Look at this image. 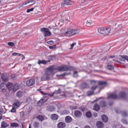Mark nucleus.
<instances>
[{"instance_id":"19","label":"nucleus","mask_w":128,"mask_h":128,"mask_svg":"<svg viewBox=\"0 0 128 128\" xmlns=\"http://www.w3.org/2000/svg\"><path fill=\"white\" fill-rule=\"evenodd\" d=\"M100 106L98 104H95L94 106V110H96V112H98L100 110Z\"/></svg>"},{"instance_id":"7","label":"nucleus","mask_w":128,"mask_h":128,"mask_svg":"<svg viewBox=\"0 0 128 128\" xmlns=\"http://www.w3.org/2000/svg\"><path fill=\"white\" fill-rule=\"evenodd\" d=\"M108 98H111L112 100H118V97L114 93L108 96Z\"/></svg>"},{"instance_id":"30","label":"nucleus","mask_w":128,"mask_h":128,"mask_svg":"<svg viewBox=\"0 0 128 128\" xmlns=\"http://www.w3.org/2000/svg\"><path fill=\"white\" fill-rule=\"evenodd\" d=\"M98 84H99V86H105V84H106V82L104 81H99L98 82Z\"/></svg>"},{"instance_id":"39","label":"nucleus","mask_w":128,"mask_h":128,"mask_svg":"<svg viewBox=\"0 0 128 128\" xmlns=\"http://www.w3.org/2000/svg\"><path fill=\"white\" fill-rule=\"evenodd\" d=\"M62 114H70V111L66 110H63L62 111Z\"/></svg>"},{"instance_id":"59","label":"nucleus","mask_w":128,"mask_h":128,"mask_svg":"<svg viewBox=\"0 0 128 128\" xmlns=\"http://www.w3.org/2000/svg\"><path fill=\"white\" fill-rule=\"evenodd\" d=\"M18 53H16V52H14V53H12V56H18Z\"/></svg>"},{"instance_id":"60","label":"nucleus","mask_w":128,"mask_h":128,"mask_svg":"<svg viewBox=\"0 0 128 128\" xmlns=\"http://www.w3.org/2000/svg\"><path fill=\"white\" fill-rule=\"evenodd\" d=\"M24 116V113H22L20 114V118H23V116Z\"/></svg>"},{"instance_id":"20","label":"nucleus","mask_w":128,"mask_h":128,"mask_svg":"<svg viewBox=\"0 0 128 128\" xmlns=\"http://www.w3.org/2000/svg\"><path fill=\"white\" fill-rule=\"evenodd\" d=\"M64 34L66 36H72V30H67Z\"/></svg>"},{"instance_id":"61","label":"nucleus","mask_w":128,"mask_h":128,"mask_svg":"<svg viewBox=\"0 0 128 128\" xmlns=\"http://www.w3.org/2000/svg\"><path fill=\"white\" fill-rule=\"evenodd\" d=\"M40 93H41L42 94H44V96H46V94L44 93V92H43L42 91H41V92H40Z\"/></svg>"},{"instance_id":"16","label":"nucleus","mask_w":128,"mask_h":128,"mask_svg":"<svg viewBox=\"0 0 128 128\" xmlns=\"http://www.w3.org/2000/svg\"><path fill=\"white\" fill-rule=\"evenodd\" d=\"M51 118L53 120H58V116L56 114H52L51 116Z\"/></svg>"},{"instance_id":"57","label":"nucleus","mask_w":128,"mask_h":128,"mask_svg":"<svg viewBox=\"0 0 128 128\" xmlns=\"http://www.w3.org/2000/svg\"><path fill=\"white\" fill-rule=\"evenodd\" d=\"M18 56H24V55H22V54H18Z\"/></svg>"},{"instance_id":"31","label":"nucleus","mask_w":128,"mask_h":128,"mask_svg":"<svg viewBox=\"0 0 128 128\" xmlns=\"http://www.w3.org/2000/svg\"><path fill=\"white\" fill-rule=\"evenodd\" d=\"M48 110L49 112H54V108L52 106H48Z\"/></svg>"},{"instance_id":"9","label":"nucleus","mask_w":128,"mask_h":128,"mask_svg":"<svg viewBox=\"0 0 128 128\" xmlns=\"http://www.w3.org/2000/svg\"><path fill=\"white\" fill-rule=\"evenodd\" d=\"M6 88H8V90H12L14 88V84L12 82H8L6 84Z\"/></svg>"},{"instance_id":"50","label":"nucleus","mask_w":128,"mask_h":128,"mask_svg":"<svg viewBox=\"0 0 128 128\" xmlns=\"http://www.w3.org/2000/svg\"><path fill=\"white\" fill-rule=\"evenodd\" d=\"M56 48V45H54V46H49V48H50V50H53L54 48Z\"/></svg>"},{"instance_id":"32","label":"nucleus","mask_w":128,"mask_h":128,"mask_svg":"<svg viewBox=\"0 0 128 128\" xmlns=\"http://www.w3.org/2000/svg\"><path fill=\"white\" fill-rule=\"evenodd\" d=\"M22 96V92L21 91H18L16 94V96L18 98H21Z\"/></svg>"},{"instance_id":"6","label":"nucleus","mask_w":128,"mask_h":128,"mask_svg":"<svg viewBox=\"0 0 128 128\" xmlns=\"http://www.w3.org/2000/svg\"><path fill=\"white\" fill-rule=\"evenodd\" d=\"M22 103L18 100H16L15 102L12 104V108H18Z\"/></svg>"},{"instance_id":"29","label":"nucleus","mask_w":128,"mask_h":128,"mask_svg":"<svg viewBox=\"0 0 128 128\" xmlns=\"http://www.w3.org/2000/svg\"><path fill=\"white\" fill-rule=\"evenodd\" d=\"M126 60L128 62V56H122V58H120V60H122V62H124Z\"/></svg>"},{"instance_id":"55","label":"nucleus","mask_w":128,"mask_h":128,"mask_svg":"<svg viewBox=\"0 0 128 128\" xmlns=\"http://www.w3.org/2000/svg\"><path fill=\"white\" fill-rule=\"evenodd\" d=\"M75 74H76V76L78 75V71H74V76H74Z\"/></svg>"},{"instance_id":"38","label":"nucleus","mask_w":128,"mask_h":128,"mask_svg":"<svg viewBox=\"0 0 128 128\" xmlns=\"http://www.w3.org/2000/svg\"><path fill=\"white\" fill-rule=\"evenodd\" d=\"M96 88H98L97 86H94L91 88V90L92 92H94V90H96Z\"/></svg>"},{"instance_id":"2","label":"nucleus","mask_w":128,"mask_h":128,"mask_svg":"<svg viewBox=\"0 0 128 128\" xmlns=\"http://www.w3.org/2000/svg\"><path fill=\"white\" fill-rule=\"evenodd\" d=\"M40 31L44 32V36H50L52 34L50 32V30L48 28H41Z\"/></svg>"},{"instance_id":"62","label":"nucleus","mask_w":128,"mask_h":128,"mask_svg":"<svg viewBox=\"0 0 128 128\" xmlns=\"http://www.w3.org/2000/svg\"><path fill=\"white\" fill-rule=\"evenodd\" d=\"M2 120V116H0V120Z\"/></svg>"},{"instance_id":"12","label":"nucleus","mask_w":128,"mask_h":128,"mask_svg":"<svg viewBox=\"0 0 128 128\" xmlns=\"http://www.w3.org/2000/svg\"><path fill=\"white\" fill-rule=\"evenodd\" d=\"M72 118L70 117V116H66L65 118V122H67V124H70L72 122Z\"/></svg>"},{"instance_id":"49","label":"nucleus","mask_w":128,"mask_h":128,"mask_svg":"<svg viewBox=\"0 0 128 128\" xmlns=\"http://www.w3.org/2000/svg\"><path fill=\"white\" fill-rule=\"evenodd\" d=\"M76 42H74L72 43L71 46H70V50H72L74 48V46H76Z\"/></svg>"},{"instance_id":"28","label":"nucleus","mask_w":128,"mask_h":128,"mask_svg":"<svg viewBox=\"0 0 128 128\" xmlns=\"http://www.w3.org/2000/svg\"><path fill=\"white\" fill-rule=\"evenodd\" d=\"M37 118L38 120H40V122H42V120H44V116H42V115H38V116H37Z\"/></svg>"},{"instance_id":"1","label":"nucleus","mask_w":128,"mask_h":128,"mask_svg":"<svg viewBox=\"0 0 128 128\" xmlns=\"http://www.w3.org/2000/svg\"><path fill=\"white\" fill-rule=\"evenodd\" d=\"M58 70V72H65L66 70H70V68L64 66H60L56 68H54L53 66H51L50 68H47L46 74L48 76H52V74H54V70Z\"/></svg>"},{"instance_id":"22","label":"nucleus","mask_w":128,"mask_h":128,"mask_svg":"<svg viewBox=\"0 0 128 128\" xmlns=\"http://www.w3.org/2000/svg\"><path fill=\"white\" fill-rule=\"evenodd\" d=\"M119 96L120 98H126V92H120L119 94Z\"/></svg>"},{"instance_id":"40","label":"nucleus","mask_w":128,"mask_h":128,"mask_svg":"<svg viewBox=\"0 0 128 128\" xmlns=\"http://www.w3.org/2000/svg\"><path fill=\"white\" fill-rule=\"evenodd\" d=\"M8 46H14V43L12 42H9L8 43Z\"/></svg>"},{"instance_id":"56","label":"nucleus","mask_w":128,"mask_h":128,"mask_svg":"<svg viewBox=\"0 0 128 128\" xmlns=\"http://www.w3.org/2000/svg\"><path fill=\"white\" fill-rule=\"evenodd\" d=\"M66 74V73H64L63 74H62L60 75H59L58 76H64Z\"/></svg>"},{"instance_id":"35","label":"nucleus","mask_w":128,"mask_h":128,"mask_svg":"<svg viewBox=\"0 0 128 128\" xmlns=\"http://www.w3.org/2000/svg\"><path fill=\"white\" fill-rule=\"evenodd\" d=\"M86 94L88 96H92V94H94V91H88L86 92Z\"/></svg>"},{"instance_id":"5","label":"nucleus","mask_w":128,"mask_h":128,"mask_svg":"<svg viewBox=\"0 0 128 128\" xmlns=\"http://www.w3.org/2000/svg\"><path fill=\"white\" fill-rule=\"evenodd\" d=\"M48 100V98H43L42 99H41L40 101H38L37 103V105L38 106H42V104H44L46 100Z\"/></svg>"},{"instance_id":"47","label":"nucleus","mask_w":128,"mask_h":128,"mask_svg":"<svg viewBox=\"0 0 128 128\" xmlns=\"http://www.w3.org/2000/svg\"><path fill=\"white\" fill-rule=\"evenodd\" d=\"M122 124H128V122H126V120L124 118L122 120Z\"/></svg>"},{"instance_id":"64","label":"nucleus","mask_w":128,"mask_h":128,"mask_svg":"<svg viewBox=\"0 0 128 128\" xmlns=\"http://www.w3.org/2000/svg\"><path fill=\"white\" fill-rule=\"evenodd\" d=\"M29 128H32V126H30V124L29 125Z\"/></svg>"},{"instance_id":"4","label":"nucleus","mask_w":128,"mask_h":128,"mask_svg":"<svg viewBox=\"0 0 128 128\" xmlns=\"http://www.w3.org/2000/svg\"><path fill=\"white\" fill-rule=\"evenodd\" d=\"M36 84V80L34 79H30L26 81V84L28 86H32Z\"/></svg>"},{"instance_id":"42","label":"nucleus","mask_w":128,"mask_h":128,"mask_svg":"<svg viewBox=\"0 0 128 128\" xmlns=\"http://www.w3.org/2000/svg\"><path fill=\"white\" fill-rule=\"evenodd\" d=\"M49 58L50 60H54V58H56V56H54V55H50Z\"/></svg>"},{"instance_id":"48","label":"nucleus","mask_w":128,"mask_h":128,"mask_svg":"<svg viewBox=\"0 0 128 128\" xmlns=\"http://www.w3.org/2000/svg\"><path fill=\"white\" fill-rule=\"evenodd\" d=\"M90 82L91 84H96V81L94 80H92L90 81Z\"/></svg>"},{"instance_id":"43","label":"nucleus","mask_w":128,"mask_h":128,"mask_svg":"<svg viewBox=\"0 0 128 128\" xmlns=\"http://www.w3.org/2000/svg\"><path fill=\"white\" fill-rule=\"evenodd\" d=\"M34 8H31L30 9H28L26 12H34Z\"/></svg>"},{"instance_id":"51","label":"nucleus","mask_w":128,"mask_h":128,"mask_svg":"<svg viewBox=\"0 0 128 128\" xmlns=\"http://www.w3.org/2000/svg\"><path fill=\"white\" fill-rule=\"evenodd\" d=\"M48 96H54V93H48V94H46Z\"/></svg>"},{"instance_id":"25","label":"nucleus","mask_w":128,"mask_h":128,"mask_svg":"<svg viewBox=\"0 0 128 128\" xmlns=\"http://www.w3.org/2000/svg\"><path fill=\"white\" fill-rule=\"evenodd\" d=\"M104 28H98V32H100V34H104Z\"/></svg>"},{"instance_id":"17","label":"nucleus","mask_w":128,"mask_h":128,"mask_svg":"<svg viewBox=\"0 0 128 128\" xmlns=\"http://www.w3.org/2000/svg\"><path fill=\"white\" fill-rule=\"evenodd\" d=\"M102 122H108V118L106 115H102Z\"/></svg>"},{"instance_id":"18","label":"nucleus","mask_w":128,"mask_h":128,"mask_svg":"<svg viewBox=\"0 0 128 128\" xmlns=\"http://www.w3.org/2000/svg\"><path fill=\"white\" fill-rule=\"evenodd\" d=\"M71 32L72 33V36H74V34H78V32H80V30L78 29H72L71 30Z\"/></svg>"},{"instance_id":"46","label":"nucleus","mask_w":128,"mask_h":128,"mask_svg":"<svg viewBox=\"0 0 128 128\" xmlns=\"http://www.w3.org/2000/svg\"><path fill=\"white\" fill-rule=\"evenodd\" d=\"M60 89H58V90H56L54 92V94H60Z\"/></svg>"},{"instance_id":"13","label":"nucleus","mask_w":128,"mask_h":128,"mask_svg":"<svg viewBox=\"0 0 128 128\" xmlns=\"http://www.w3.org/2000/svg\"><path fill=\"white\" fill-rule=\"evenodd\" d=\"M96 126L98 128H104V123H102V122H97Z\"/></svg>"},{"instance_id":"44","label":"nucleus","mask_w":128,"mask_h":128,"mask_svg":"<svg viewBox=\"0 0 128 128\" xmlns=\"http://www.w3.org/2000/svg\"><path fill=\"white\" fill-rule=\"evenodd\" d=\"M122 114L123 116H128V114H126V112H122Z\"/></svg>"},{"instance_id":"34","label":"nucleus","mask_w":128,"mask_h":128,"mask_svg":"<svg viewBox=\"0 0 128 128\" xmlns=\"http://www.w3.org/2000/svg\"><path fill=\"white\" fill-rule=\"evenodd\" d=\"M86 118H92V112H86Z\"/></svg>"},{"instance_id":"33","label":"nucleus","mask_w":128,"mask_h":128,"mask_svg":"<svg viewBox=\"0 0 128 128\" xmlns=\"http://www.w3.org/2000/svg\"><path fill=\"white\" fill-rule=\"evenodd\" d=\"M92 20H87L86 22V26H90L92 25Z\"/></svg>"},{"instance_id":"63","label":"nucleus","mask_w":128,"mask_h":128,"mask_svg":"<svg viewBox=\"0 0 128 128\" xmlns=\"http://www.w3.org/2000/svg\"><path fill=\"white\" fill-rule=\"evenodd\" d=\"M112 102L109 103V106H112Z\"/></svg>"},{"instance_id":"37","label":"nucleus","mask_w":128,"mask_h":128,"mask_svg":"<svg viewBox=\"0 0 128 128\" xmlns=\"http://www.w3.org/2000/svg\"><path fill=\"white\" fill-rule=\"evenodd\" d=\"M39 126H40V124L38 122H34V126L35 128H38Z\"/></svg>"},{"instance_id":"58","label":"nucleus","mask_w":128,"mask_h":128,"mask_svg":"<svg viewBox=\"0 0 128 128\" xmlns=\"http://www.w3.org/2000/svg\"><path fill=\"white\" fill-rule=\"evenodd\" d=\"M94 118H96L98 116V114L94 113Z\"/></svg>"},{"instance_id":"45","label":"nucleus","mask_w":128,"mask_h":128,"mask_svg":"<svg viewBox=\"0 0 128 128\" xmlns=\"http://www.w3.org/2000/svg\"><path fill=\"white\" fill-rule=\"evenodd\" d=\"M32 106L29 107V108L28 110V114H30V112H32Z\"/></svg>"},{"instance_id":"8","label":"nucleus","mask_w":128,"mask_h":128,"mask_svg":"<svg viewBox=\"0 0 128 128\" xmlns=\"http://www.w3.org/2000/svg\"><path fill=\"white\" fill-rule=\"evenodd\" d=\"M110 28L106 27L104 28V35L106 36L110 32Z\"/></svg>"},{"instance_id":"27","label":"nucleus","mask_w":128,"mask_h":128,"mask_svg":"<svg viewBox=\"0 0 128 128\" xmlns=\"http://www.w3.org/2000/svg\"><path fill=\"white\" fill-rule=\"evenodd\" d=\"M1 126L2 128H6L8 126H10V124H8V123L4 122H2V124H1Z\"/></svg>"},{"instance_id":"11","label":"nucleus","mask_w":128,"mask_h":128,"mask_svg":"<svg viewBox=\"0 0 128 128\" xmlns=\"http://www.w3.org/2000/svg\"><path fill=\"white\" fill-rule=\"evenodd\" d=\"M74 114L75 116H76V118H80V116H82V114L80 111H78V110H76L74 112Z\"/></svg>"},{"instance_id":"54","label":"nucleus","mask_w":128,"mask_h":128,"mask_svg":"<svg viewBox=\"0 0 128 128\" xmlns=\"http://www.w3.org/2000/svg\"><path fill=\"white\" fill-rule=\"evenodd\" d=\"M2 112H4V109L0 108V114H2Z\"/></svg>"},{"instance_id":"24","label":"nucleus","mask_w":128,"mask_h":128,"mask_svg":"<svg viewBox=\"0 0 128 128\" xmlns=\"http://www.w3.org/2000/svg\"><path fill=\"white\" fill-rule=\"evenodd\" d=\"M11 128H18L20 125L16 122H13L10 124Z\"/></svg>"},{"instance_id":"52","label":"nucleus","mask_w":128,"mask_h":128,"mask_svg":"<svg viewBox=\"0 0 128 128\" xmlns=\"http://www.w3.org/2000/svg\"><path fill=\"white\" fill-rule=\"evenodd\" d=\"M11 112H16V108L13 107L11 110Z\"/></svg>"},{"instance_id":"36","label":"nucleus","mask_w":128,"mask_h":128,"mask_svg":"<svg viewBox=\"0 0 128 128\" xmlns=\"http://www.w3.org/2000/svg\"><path fill=\"white\" fill-rule=\"evenodd\" d=\"M107 68L108 70H112L114 68V66H112V65H110V64H108Z\"/></svg>"},{"instance_id":"15","label":"nucleus","mask_w":128,"mask_h":128,"mask_svg":"<svg viewBox=\"0 0 128 128\" xmlns=\"http://www.w3.org/2000/svg\"><path fill=\"white\" fill-rule=\"evenodd\" d=\"M2 80L3 82H8V76L5 74L2 76Z\"/></svg>"},{"instance_id":"21","label":"nucleus","mask_w":128,"mask_h":128,"mask_svg":"<svg viewBox=\"0 0 128 128\" xmlns=\"http://www.w3.org/2000/svg\"><path fill=\"white\" fill-rule=\"evenodd\" d=\"M18 88H20L18 84H15L13 86V92H16Z\"/></svg>"},{"instance_id":"14","label":"nucleus","mask_w":128,"mask_h":128,"mask_svg":"<svg viewBox=\"0 0 128 128\" xmlns=\"http://www.w3.org/2000/svg\"><path fill=\"white\" fill-rule=\"evenodd\" d=\"M99 104L101 108H106V106H107L106 102L104 100L100 101L99 103Z\"/></svg>"},{"instance_id":"3","label":"nucleus","mask_w":128,"mask_h":128,"mask_svg":"<svg viewBox=\"0 0 128 128\" xmlns=\"http://www.w3.org/2000/svg\"><path fill=\"white\" fill-rule=\"evenodd\" d=\"M72 1L70 0H64V4H61L62 8H66L68 6H72Z\"/></svg>"},{"instance_id":"26","label":"nucleus","mask_w":128,"mask_h":128,"mask_svg":"<svg viewBox=\"0 0 128 128\" xmlns=\"http://www.w3.org/2000/svg\"><path fill=\"white\" fill-rule=\"evenodd\" d=\"M48 61H46L45 60H38V64H48Z\"/></svg>"},{"instance_id":"10","label":"nucleus","mask_w":128,"mask_h":128,"mask_svg":"<svg viewBox=\"0 0 128 128\" xmlns=\"http://www.w3.org/2000/svg\"><path fill=\"white\" fill-rule=\"evenodd\" d=\"M66 123L64 122H60L57 124V126L58 128H66Z\"/></svg>"},{"instance_id":"23","label":"nucleus","mask_w":128,"mask_h":128,"mask_svg":"<svg viewBox=\"0 0 128 128\" xmlns=\"http://www.w3.org/2000/svg\"><path fill=\"white\" fill-rule=\"evenodd\" d=\"M81 86L83 88H90V86L86 82L82 83Z\"/></svg>"},{"instance_id":"41","label":"nucleus","mask_w":128,"mask_h":128,"mask_svg":"<svg viewBox=\"0 0 128 128\" xmlns=\"http://www.w3.org/2000/svg\"><path fill=\"white\" fill-rule=\"evenodd\" d=\"M47 78L46 76H42V78H41V80L42 81H44V80H46Z\"/></svg>"},{"instance_id":"53","label":"nucleus","mask_w":128,"mask_h":128,"mask_svg":"<svg viewBox=\"0 0 128 128\" xmlns=\"http://www.w3.org/2000/svg\"><path fill=\"white\" fill-rule=\"evenodd\" d=\"M48 44H54V42L50 40L48 42Z\"/></svg>"}]
</instances>
